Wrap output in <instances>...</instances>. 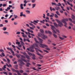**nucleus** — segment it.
<instances>
[{
  "mask_svg": "<svg viewBox=\"0 0 75 75\" xmlns=\"http://www.w3.org/2000/svg\"><path fill=\"white\" fill-rule=\"evenodd\" d=\"M40 47H41L42 48H44V47H46V50H48V51L50 50V49L49 48H47L48 47V46L47 45H44L42 44H40V45H39Z\"/></svg>",
  "mask_w": 75,
  "mask_h": 75,
  "instance_id": "nucleus-1",
  "label": "nucleus"
},
{
  "mask_svg": "<svg viewBox=\"0 0 75 75\" xmlns=\"http://www.w3.org/2000/svg\"><path fill=\"white\" fill-rule=\"evenodd\" d=\"M55 20L58 24H58L57 25L58 26H59V27H62V26H64V25H63L62 23L61 22V21H59L58 19H55Z\"/></svg>",
  "mask_w": 75,
  "mask_h": 75,
  "instance_id": "nucleus-2",
  "label": "nucleus"
},
{
  "mask_svg": "<svg viewBox=\"0 0 75 75\" xmlns=\"http://www.w3.org/2000/svg\"><path fill=\"white\" fill-rule=\"evenodd\" d=\"M34 47H37V48H38V46L37 44L36 43H35L33 44V45H32L31 47H30V49H33Z\"/></svg>",
  "mask_w": 75,
  "mask_h": 75,
  "instance_id": "nucleus-3",
  "label": "nucleus"
},
{
  "mask_svg": "<svg viewBox=\"0 0 75 75\" xmlns=\"http://www.w3.org/2000/svg\"><path fill=\"white\" fill-rule=\"evenodd\" d=\"M34 47H37V48H38V46L37 44L36 43H35L33 44V45H32L31 47H30V49H33Z\"/></svg>",
  "mask_w": 75,
  "mask_h": 75,
  "instance_id": "nucleus-4",
  "label": "nucleus"
},
{
  "mask_svg": "<svg viewBox=\"0 0 75 75\" xmlns=\"http://www.w3.org/2000/svg\"><path fill=\"white\" fill-rule=\"evenodd\" d=\"M18 61H19L20 63L21 64H19V65L20 66H21V67H23V65H25V63L24 62H23V61H22V60H21V59L18 60Z\"/></svg>",
  "mask_w": 75,
  "mask_h": 75,
  "instance_id": "nucleus-5",
  "label": "nucleus"
},
{
  "mask_svg": "<svg viewBox=\"0 0 75 75\" xmlns=\"http://www.w3.org/2000/svg\"><path fill=\"white\" fill-rule=\"evenodd\" d=\"M20 17H22V16H23L24 17H26V15L24 14H23V12L20 13Z\"/></svg>",
  "mask_w": 75,
  "mask_h": 75,
  "instance_id": "nucleus-6",
  "label": "nucleus"
},
{
  "mask_svg": "<svg viewBox=\"0 0 75 75\" xmlns=\"http://www.w3.org/2000/svg\"><path fill=\"white\" fill-rule=\"evenodd\" d=\"M42 36L43 37L42 38L43 40H45V38H48V37L47 36L45 35L44 34L42 35Z\"/></svg>",
  "mask_w": 75,
  "mask_h": 75,
  "instance_id": "nucleus-7",
  "label": "nucleus"
},
{
  "mask_svg": "<svg viewBox=\"0 0 75 75\" xmlns=\"http://www.w3.org/2000/svg\"><path fill=\"white\" fill-rule=\"evenodd\" d=\"M68 21V19L66 18V19H63L62 20V22H64L66 23L65 21Z\"/></svg>",
  "mask_w": 75,
  "mask_h": 75,
  "instance_id": "nucleus-8",
  "label": "nucleus"
},
{
  "mask_svg": "<svg viewBox=\"0 0 75 75\" xmlns=\"http://www.w3.org/2000/svg\"><path fill=\"white\" fill-rule=\"evenodd\" d=\"M38 40H39V42H40V43H42V42H43V40L42 39L40 38L39 37H37Z\"/></svg>",
  "mask_w": 75,
  "mask_h": 75,
  "instance_id": "nucleus-9",
  "label": "nucleus"
},
{
  "mask_svg": "<svg viewBox=\"0 0 75 75\" xmlns=\"http://www.w3.org/2000/svg\"><path fill=\"white\" fill-rule=\"evenodd\" d=\"M21 34L22 35V36L23 38H25V37H27V35H24V33L23 32H21Z\"/></svg>",
  "mask_w": 75,
  "mask_h": 75,
  "instance_id": "nucleus-10",
  "label": "nucleus"
},
{
  "mask_svg": "<svg viewBox=\"0 0 75 75\" xmlns=\"http://www.w3.org/2000/svg\"><path fill=\"white\" fill-rule=\"evenodd\" d=\"M50 26L51 27V29H52V30H54V29H55V26H53V25H50Z\"/></svg>",
  "mask_w": 75,
  "mask_h": 75,
  "instance_id": "nucleus-11",
  "label": "nucleus"
},
{
  "mask_svg": "<svg viewBox=\"0 0 75 75\" xmlns=\"http://www.w3.org/2000/svg\"><path fill=\"white\" fill-rule=\"evenodd\" d=\"M55 8L57 11H58L59 10H61V8L59 7H55Z\"/></svg>",
  "mask_w": 75,
  "mask_h": 75,
  "instance_id": "nucleus-12",
  "label": "nucleus"
},
{
  "mask_svg": "<svg viewBox=\"0 0 75 75\" xmlns=\"http://www.w3.org/2000/svg\"><path fill=\"white\" fill-rule=\"evenodd\" d=\"M36 6V4H32V8H35Z\"/></svg>",
  "mask_w": 75,
  "mask_h": 75,
  "instance_id": "nucleus-13",
  "label": "nucleus"
},
{
  "mask_svg": "<svg viewBox=\"0 0 75 75\" xmlns=\"http://www.w3.org/2000/svg\"><path fill=\"white\" fill-rule=\"evenodd\" d=\"M11 69L12 70V71H13V72H17V71H18V70H16L15 69H14L13 68H11Z\"/></svg>",
  "mask_w": 75,
  "mask_h": 75,
  "instance_id": "nucleus-14",
  "label": "nucleus"
},
{
  "mask_svg": "<svg viewBox=\"0 0 75 75\" xmlns=\"http://www.w3.org/2000/svg\"><path fill=\"white\" fill-rule=\"evenodd\" d=\"M52 6H57V4L55 2H52Z\"/></svg>",
  "mask_w": 75,
  "mask_h": 75,
  "instance_id": "nucleus-15",
  "label": "nucleus"
},
{
  "mask_svg": "<svg viewBox=\"0 0 75 75\" xmlns=\"http://www.w3.org/2000/svg\"><path fill=\"white\" fill-rule=\"evenodd\" d=\"M71 18L72 19V20H74L75 18V16H74V15L73 14L72 15Z\"/></svg>",
  "mask_w": 75,
  "mask_h": 75,
  "instance_id": "nucleus-16",
  "label": "nucleus"
},
{
  "mask_svg": "<svg viewBox=\"0 0 75 75\" xmlns=\"http://www.w3.org/2000/svg\"><path fill=\"white\" fill-rule=\"evenodd\" d=\"M66 2L67 3V4L69 5H70L71 6V7H73V5H72V4H70V3H69V2L68 1H67Z\"/></svg>",
  "mask_w": 75,
  "mask_h": 75,
  "instance_id": "nucleus-17",
  "label": "nucleus"
},
{
  "mask_svg": "<svg viewBox=\"0 0 75 75\" xmlns=\"http://www.w3.org/2000/svg\"><path fill=\"white\" fill-rule=\"evenodd\" d=\"M38 37H41L42 36V34L41 33H38Z\"/></svg>",
  "mask_w": 75,
  "mask_h": 75,
  "instance_id": "nucleus-18",
  "label": "nucleus"
},
{
  "mask_svg": "<svg viewBox=\"0 0 75 75\" xmlns=\"http://www.w3.org/2000/svg\"><path fill=\"white\" fill-rule=\"evenodd\" d=\"M6 65L8 67V68H10V67H12V66H11V64H9V65H8V64L7 63H6Z\"/></svg>",
  "mask_w": 75,
  "mask_h": 75,
  "instance_id": "nucleus-19",
  "label": "nucleus"
},
{
  "mask_svg": "<svg viewBox=\"0 0 75 75\" xmlns=\"http://www.w3.org/2000/svg\"><path fill=\"white\" fill-rule=\"evenodd\" d=\"M34 40L35 41V42L36 43H38V44H39V42H38V41L37 40V39H36V38H34Z\"/></svg>",
  "mask_w": 75,
  "mask_h": 75,
  "instance_id": "nucleus-20",
  "label": "nucleus"
},
{
  "mask_svg": "<svg viewBox=\"0 0 75 75\" xmlns=\"http://www.w3.org/2000/svg\"><path fill=\"white\" fill-rule=\"evenodd\" d=\"M34 40L35 41V42L36 43H38V44H39V42H38V41L37 40V39H36V38H34Z\"/></svg>",
  "mask_w": 75,
  "mask_h": 75,
  "instance_id": "nucleus-21",
  "label": "nucleus"
},
{
  "mask_svg": "<svg viewBox=\"0 0 75 75\" xmlns=\"http://www.w3.org/2000/svg\"><path fill=\"white\" fill-rule=\"evenodd\" d=\"M31 65L30 63L28 62L27 63V64L26 65V66L27 67H29V65Z\"/></svg>",
  "mask_w": 75,
  "mask_h": 75,
  "instance_id": "nucleus-22",
  "label": "nucleus"
},
{
  "mask_svg": "<svg viewBox=\"0 0 75 75\" xmlns=\"http://www.w3.org/2000/svg\"><path fill=\"white\" fill-rule=\"evenodd\" d=\"M53 24L54 25L55 27H58V25L57 24V23H53Z\"/></svg>",
  "mask_w": 75,
  "mask_h": 75,
  "instance_id": "nucleus-23",
  "label": "nucleus"
},
{
  "mask_svg": "<svg viewBox=\"0 0 75 75\" xmlns=\"http://www.w3.org/2000/svg\"><path fill=\"white\" fill-rule=\"evenodd\" d=\"M20 42H21V44L22 45V46L24 45H25L24 43L23 42V41H20Z\"/></svg>",
  "mask_w": 75,
  "mask_h": 75,
  "instance_id": "nucleus-24",
  "label": "nucleus"
},
{
  "mask_svg": "<svg viewBox=\"0 0 75 75\" xmlns=\"http://www.w3.org/2000/svg\"><path fill=\"white\" fill-rule=\"evenodd\" d=\"M63 23L64 24V26L67 28V23L65 22H63Z\"/></svg>",
  "mask_w": 75,
  "mask_h": 75,
  "instance_id": "nucleus-25",
  "label": "nucleus"
},
{
  "mask_svg": "<svg viewBox=\"0 0 75 75\" xmlns=\"http://www.w3.org/2000/svg\"><path fill=\"white\" fill-rule=\"evenodd\" d=\"M3 33L4 34H7V35H8V34H9V33L7 32H4Z\"/></svg>",
  "mask_w": 75,
  "mask_h": 75,
  "instance_id": "nucleus-26",
  "label": "nucleus"
},
{
  "mask_svg": "<svg viewBox=\"0 0 75 75\" xmlns=\"http://www.w3.org/2000/svg\"><path fill=\"white\" fill-rule=\"evenodd\" d=\"M25 12L27 14H30V11L26 10L25 11Z\"/></svg>",
  "mask_w": 75,
  "mask_h": 75,
  "instance_id": "nucleus-27",
  "label": "nucleus"
},
{
  "mask_svg": "<svg viewBox=\"0 0 75 75\" xmlns=\"http://www.w3.org/2000/svg\"><path fill=\"white\" fill-rule=\"evenodd\" d=\"M26 57L27 59H30V56H28V55H27L26 56Z\"/></svg>",
  "mask_w": 75,
  "mask_h": 75,
  "instance_id": "nucleus-28",
  "label": "nucleus"
},
{
  "mask_svg": "<svg viewBox=\"0 0 75 75\" xmlns=\"http://www.w3.org/2000/svg\"><path fill=\"white\" fill-rule=\"evenodd\" d=\"M38 22H39V20H37L36 21H34V23H38Z\"/></svg>",
  "mask_w": 75,
  "mask_h": 75,
  "instance_id": "nucleus-29",
  "label": "nucleus"
},
{
  "mask_svg": "<svg viewBox=\"0 0 75 75\" xmlns=\"http://www.w3.org/2000/svg\"><path fill=\"white\" fill-rule=\"evenodd\" d=\"M36 0H32L31 1L32 3H34L35 2Z\"/></svg>",
  "mask_w": 75,
  "mask_h": 75,
  "instance_id": "nucleus-30",
  "label": "nucleus"
},
{
  "mask_svg": "<svg viewBox=\"0 0 75 75\" xmlns=\"http://www.w3.org/2000/svg\"><path fill=\"white\" fill-rule=\"evenodd\" d=\"M7 49H8V50H10L11 51H13V50L11 49V48H10L9 47L7 48Z\"/></svg>",
  "mask_w": 75,
  "mask_h": 75,
  "instance_id": "nucleus-31",
  "label": "nucleus"
},
{
  "mask_svg": "<svg viewBox=\"0 0 75 75\" xmlns=\"http://www.w3.org/2000/svg\"><path fill=\"white\" fill-rule=\"evenodd\" d=\"M21 33V32H20L18 31L16 33V34L17 35H20V33Z\"/></svg>",
  "mask_w": 75,
  "mask_h": 75,
  "instance_id": "nucleus-32",
  "label": "nucleus"
},
{
  "mask_svg": "<svg viewBox=\"0 0 75 75\" xmlns=\"http://www.w3.org/2000/svg\"><path fill=\"white\" fill-rule=\"evenodd\" d=\"M28 53L29 54V55H30V56H32V54L31 53L28 52Z\"/></svg>",
  "mask_w": 75,
  "mask_h": 75,
  "instance_id": "nucleus-33",
  "label": "nucleus"
},
{
  "mask_svg": "<svg viewBox=\"0 0 75 75\" xmlns=\"http://www.w3.org/2000/svg\"><path fill=\"white\" fill-rule=\"evenodd\" d=\"M14 16L15 19H16L18 17V16L17 15H14Z\"/></svg>",
  "mask_w": 75,
  "mask_h": 75,
  "instance_id": "nucleus-34",
  "label": "nucleus"
},
{
  "mask_svg": "<svg viewBox=\"0 0 75 75\" xmlns=\"http://www.w3.org/2000/svg\"><path fill=\"white\" fill-rule=\"evenodd\" d=\"M16 72L18 74V75H21V74H20V73L18 71H16Z\"/></svg>",
  "mask_w": 75,
  "mask_h": 75,
  "instance_id": "nucleus-35",
  "label": "nucleus"
},
{
  "mask_svg": "<svg viewBox=\"0 0 75 75\" xmlns=\"http://www.w3.org/2000/svg\"><path fill=\"white\" fill-rule=\"evenodd\" d=\"M40 31L42 33H44V30H43L42 29H40Z\"/></svg>",
  "mask_w": 75,
  "mask_h": 75,
  "instance_id": "nucleus-36",
  "label": "nucleus"
},
{
  "mask_svg": "<svg viewBox=\"0 0 75 75\" xmlns=\"http://www.w3.org/2000/svg\"><path fill=\"white\" fill-rule=\"evenodd\" d=\"M30 52H34V49H30Z\"/></svg>",
  "mask_w": 75,
  "mask_h": 75,
  "instance_id": "nucleus-37",
  "label": "nucleus"
},
{
  "mask_svg": "<svg viewBox=\"0 0 75 75\" xmlns=\"http://www.w3.org/2000/svg\"><path fill=\"white\" fill-rule=\"evenodd\" d=\"M57 6H58V7H59L60 6H61L62 5L61 3H58V4L57 5Z\"/></svg>",
  "mask_w": 75,
  "mask_h": 75,
  "instance_id": "nucleus-38",
  "label": "nucleus"
},
{
  "mask_svg": "<svg viewBox=\"0 0 75 75\" xmlns=\"http://www.w3.org/2000/svg\"><path fill=\"white\" fill-rule=\"evenodd\" d=\"M21 58H24V59H25L26 57L24 56H23V55H21Z\"/></svg>",
  "mask_w": 75,
  "mask_h": 75,
  "instance_id": "nucleus-39",
  "label": "nucleus"
},
{
  "mask_svg": "<svg viewBox=\"0 0 75 75\" xmlns=\"http://www.w3.org/2000/svg\"><path fill=\"white\" fill-rule=\"evenodd\" d=\"M35 50H36V52H38V50H39V49H38V48H37L36 47H35Z\"/></svg>",
  "mask_w": 75,
  "mask_h": 75,
  "instance_id": "nucleus-40",
  "label": "nucleus"
},
{
  "mask_svg": "<svg viewBox=\"0 0 75 75\" xmlns=\"http://www.w3.org/2000/svg\"><path fill=\"white\" fill-rule=\"evenodd\" d=\"M61 8H62V9L63 11H65V9H64V7L61 6Z\"/></svg>",
  "mask_w": 75,
  "mask_h": 75,
  "instance_id": "nucleus-41",
  "label": "nucleus"
},
{
  "mask_svg": "<svg viewBox=\"0 0 75 75\" xmlns=\"http://www.w3.org/2000/svg\"><path fill=\"white\" fill-rule=\"evenodd\" d=\"M11 53H12L13 55V56H14L15 55V54H14V51H13V50L11 51Z\"/></svg>",
  "mask_w": 75,
  "mask_h": 75,
  "instance_id": "nucleus-42",
  "label": "nucleus"
},
{
  "mask_svg": "<svg viewBox=\"0 0 75 75\" xmlns=\"http://www.w3.org/2000/svg\"><path fill=\"white\" fill-rule=\"evenodd\" d=\"M56 14L59 16H60V14L59 13V12L58 11H57L56 12Z\"/></svg>",
  "mask_w": 75,
  "mask_h": 75,
  "instance_id": "nucleus-43",
  "label": "nucleus"
},
{
  "mask_svg": "<svg viewBox=\"0 0 75 75\" xmlns=\"http://www.w3.org/2000/svg\"><path fill=\"white\" fill-rule=\"evenodd\" d=\"M59 38H60V40H63L64 39V38H63L59 36Z\"/></svg>",
  "mask_w": 75,
  "mask_h": 75,
  "instance_id": "nucleus-44",
  "label": "nucleus"
},
{
  "mask_svg": "<svg viewBox=\"0 0 75 75\" xmlns=\"http://www.w3.org/2000/svg\"><path fill=\"white\" fill-rule=\"evenodd\" d=\"M23 54L24 55H25V57L27 55V54L25 52L23 53Z\"/></svg>",
  "mask_w": 75,
  "mask_h": 75,
  "instance_id": "nucleus-45",
  "label": "nucleus"
},
{
  "mask_svg": "<svg viewBox=\"0 0 75 75\" xmlns=\"http://www.w3.org/2000/svg\"><path fill=\"white\" fill-rule=\"evenodd\" d=\"M16 44H18V45H20V42H16Z\"/></svg>",
  "mask_w": 75,
  "mask_h": 75,
  "instance_id": "nucleus-46",
  "label": "nucleus"
},
{
  "mask_svg": "<svg viewBox=\"0 0 75 75\" xmlns=\"http://www.w3.org/2000/svg\"><path fill=\"white\" fill-rule=\"evenodd\" d=\"M1 55L3 56V57H5V54H4V53L3 52H2L1 54Z\"/></svg>",
  "mask_w": 75,
  "mask_h": 75,
  "instance_id": "nucleus-47",
  "label": "nucleus"
},
{
  "mask_svg": "<svg viewBox=\"0 0 75 75\" xmlns=\"http://www.w3.org/2000/svg\"><path fill=\"white\" fill-rule=\"evenodd\" d=\"M52 32H53V33H54V34H56V33H57V32L55 31V30H53Z\"/></svg>",
  "mask_w": 75,
  "mask_h": 75,
  "instance_id": "nucleus-48",
  "label": "nucleus"
},
{
  "mask_svg": "<svg viewBox=\"0 0 75 75\" xmlns=\"http://www.w3.org/2000/svg\"><path fill=\"white\" fill-rule=\"evenodd\" d=\"M53 35L54 37H55V38H57V36L55 34H53Z\"/></svg>",
  "mask_w": 75,
  "mask_h": 75,
  "instance_id": "nucleus-49",
  "label": "nucleus"
},
{
  "mask_svg": "<svg viewBox=\"0 0 75 75\" xmlns=\"http://www.w3.org/2000/svg\"><path fill=\"white\" fill-rule=\"evenodd\" d=\"M3 74H5V75H7V73L6 72V71H4L3 72Z\"/></svg>",
  "mask_w": 75,
  "mask_h": 75,
  "instance_id": "nucleus-50",
  "label": "nucleus"
},
{
  "mask_svg": "<svg viewBox=\"0 0 75 75\" xmlns=\"http://www.w3.org/2000/svg\"><path fill=\"white\" fill-rule=\"evenodd\" d=\"M19 72H20L21 73H23V72H24V71L22 70H20V71H19Z\"/></svg>",
  "mask_w": 75,
  "mask_h": 75,
  "instance_id": "nucleus-51",
  "label": "nucleus"
},
{
  "mask_svg": "<svg viewBox=\"0 0 75 75\" xmlns=\"http://www.w3.org/2000/svg\"><path fill=\"white\" fill-rule=\"evenodd\" d=\"M0 52H4V50H3V49H1L0 50Z\"/></svg>",
  "mask_w": 75,
  "mask_h": 75,
  "instance_id": "nucleus-52",
  "label": "nucleus"
},
{
  "mask_svg": "<svg viewBox=\"0 0 75 75\" xmlns=\"http://www.w3.org/2000/svg\"><path fill=\"white\" fill-rule=\"evenodd\" d=\"M69 25H71V26H72V27L74 26V25H73V24H72V23H69Z\"/></svg>",
  "mask_w": 75,
  "mask_h": 75,
  "instance_id": "nucleus-53",
  "label": "nucleus"
},
{
  "mask_svg": "<svg viewBox=\"0 0 75 75\" xmlns=\"http://www.w3.org/2000/svg\"><path fill=\"white\" fill-rule=\"evenodd\" d=\"M8 44L9 46H11V43L10 42H8Z\"/></svg>",
  "mask_w": 75,
  "mask_h": 75,
  "instance_id": "nucleus-54",
  "label": "nucleus"
},
{
  "mask_svg": "<svg viewBox=\"0 0 75 75\" xmlns=\"http://www.w3.org/2000/svg\"><path fill=\"white\" fill-rule=\"evenodd\" d=\"M3 30H4V31H6V30H7V28H6V27H4L3 28Z\"/></svg>",
  "mask_w": 75,
  "mask_h": 75,
  "instance_id": "nucleus-55",
  "label": "nucleus"
},
{
  "mask_svg": "<svg viewBox=\"0 0 75 75\" xmlns=\"http://www.w3.org/2000/svg\"><path fill=\"white\" fill-rule=\"evenodd\" d=\"M6 65H5L2 68V69H6Z\"/></svg>",
  "mask_w": 75,
  "mask_h": 75,
  "instance_id": "nucleus-56",
  "label": "nucleus"
},
{
  "mask_svg": "<svg viewBox=\"0 0 75 75\" xmlns=\"http://www.w3.org/2000/svg\"><path fill=\"white\" fill-rule=\"evenodd\" d=\"M23 2L25 4H27V1H26V0H25L23 1Z\"/></svg>",
  "mask_w": 75,
  "mask_h": 75,
  "instance_id": "nucleus-57",
  "label": "nucleus"
},
{
  "mask_svg": "<svg viewBox=\"0 0 75 75\" xmlns=\"http://www.w3.org/2000/svg\"><path fill=\"white\" fill-rule=\"evenodd\" d=\"M55 17L56 18H58V15L56 14H55Z\"/></svg>",
  "mask_w": 75,
  "mask_h": 75,
  "instance_id": "nucleus-58",
  "label": "nucleus"
},
{
  "mask_svg": "<svg viewBox=\"0 0 75 75\" xmlns=\"http://www.w3.org/2000/svg\"><path fill=\"white\" fill-rule=\"evenodd\" d=\"M14 25H17V24H18V23L16 22H14Z\"/></svg>",
  "mask_w": 75,
  "mask_h": 75,
  "instance_id": "nucleus-59",
  "label": "nucleus"
},
{
  "mask_svg": "<svg viewBox=\"0 0 75 75\" xmlns=\"http://www.w3.org/2000/svg\"><path fill=\"white\" fill-rule=\"evenodd\" d=\"M7 60L8 62H10V59H9L7 58Z\"/></svg>",
  "mask_w": 75,
  "mask_h": 75,
  "instance_id": "nucleus-60",
  "label": "nucleus"
},
{
  "mask_svg": "<svg viewBox=\"0 0 75 75\" xmlns=\"http://www.w3.org/2000/svg\"><path fill=\"white\" fill-rule=\"evenodd\" d=\"M48 33L50 34H52V32H51V31H48Z\"/></svg>",
  "mask_w": 75,
  "mask_h": 75,
  "instance_id": "nucleus-61",
  "label": "nucleus"
},
{
  "mask_svg": "<svg viewBox=\"0 0 75 75\" xmlns=\"http://www.w3.org/2000/svg\"><path fill=\"white\" fill-rule=\"evenodd\" d=\"M62 37H64V38H67V37L65 36V35H62Z\"/></svg>",
  "mask_w": 75,
  "mask_h": 75,
  "instance_id": "nucleus-62",
  "label": "nucleus"
},
{
  "mask_svg": "<svg viewBox=\"0 0 75 75\" xmlns=\"http://www.w3.org/2000/svg\"><path fill=\"white\" fill-rule=\"evenodd\" d=\"M69 20L70 21V22H72V19H71V18H69Z\"/></svg>",
  "mask_w": 75,
  "mask_h": 75,
  "instance_id": "nucleus-63",
  "label": "nucleus"
},
{
  "mask_svg": "<svg viewBox=\"0 0 75 75\" xmlns=\"http://www.w3.org/2000/svg\"><path fill=\"white\" fill-rule=\"evenodd\" d=\"M8 75H12V73H11L10 72H9L8 73Z\"/></svg>",
  "mask_w": 75,
  "mask_h": 75,
  "instance_id": "nucleus-64",
  "label": "nucleus"
}]
</instances>
